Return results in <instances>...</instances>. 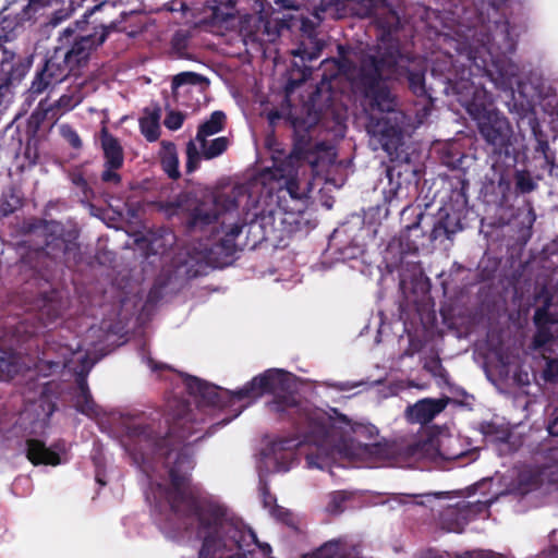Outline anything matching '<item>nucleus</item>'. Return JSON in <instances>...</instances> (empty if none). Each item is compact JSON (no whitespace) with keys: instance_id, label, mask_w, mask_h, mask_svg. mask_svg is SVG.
I'll return each instance as SVG.
<instances>
[{"instance_id":"c756f323","label":"nucleus","mask_w":558,"mask_h":558,"mask_svg":"<svg viewBox=\"0 0 558 558\" xmlns=\"http://www.w3.org/2000/svg\"><path fill=\"white\" fill-rule=\"evenodd\" d=\"M68 175L71 183L80 190L81 202L89 203L96 197V193L85 175L83 165L74 167Z\"/></svg>"},{"instance_id":"f704fd0d","label":"nucleus","mask_w":558,"mask_h":558,"mask_svg":"<svg viewBox=\"0 0 558 558\" xmlns=\"http://www.w3.org/2000/svg\"><path fill=\"white\" fill-rule=\"evenodd\" d=\"M228 145L229 141L225 136L217 137L210 142L206 140L205 146H201L203 150V157L205 159L216 158L227 150Z\"/></svg>"},{"instance_id":"69168bd1","label":"nucleus","mask_w":558,"mask_h":558,"mask_svg":"<svg viewBox=\"0 0 558 558\" xmlns=\"http://www.w3.org/2000/svg\"><path fill=\"white\" fill-rule=\"evenodd\" d=\"M229 421H230V420H223V421H222V424L225 425V424L229 423Z\"/></svg>"},{"instance_id":"412c9836","label":"nucleus","mask_w":558,"mask_h":558,"mask_svg":"<svg viewBox=\"0 0 558 558\" xmlns=\"http://www.w3.org/2000/svg\"><path fill=\"white\" fill-rule=\"evenodd\" d=\"M514 168L515 166H508L502 160H499V162L492 160V169L497 184L496 189L498 194H500L501 202H507L509 198L512 181L514 180Z\"/></svg>"},{"instance_id":"cd10ccee","label":"nucleus","mask_w":558,"mask_h":558,"mask_svg":"<svg viewBox=\"0 0 558 558\" xmlns=\"http://www.w3.org/2000/svg\"><path fill=\"white\" fill-rule=\"evenodd\" d=\"M24 205L22 192L15 186H9L2 191L0 196V219L8 218Z\"/></svg>"},{"instance_id":"8fccbe9b","label":"nucleus","mask_w":558,"mask_h":558,"mask_svg":"<svg viewBox=\"0 0 558 558\" xmlns=\"http://www.w3.org/2000/svg\"><path fill=\"white\" fill-rule=\"evenodd\" d=\"M262 502L264 508L271 509L274 505H277V498L270 493V489L266 483H263L259 488Z\"/></svg>"},{"instance_id":"72a5a7b5","label":"nucleus","mask_w":558,"mask_h":558,"mask_svg":"<svg viewBox=\"0 0 558 558\" xmlns=\"http://www.w3.org/2000/svg\"><path fill=\"white\" fill-rule=\"evenodd\" d=\"M514 183H515V191L520 194H529L536 190L537 184L531 177L530 172L527 170H517L514 168Z\"/></svg>"},{"instance_id":"b1692460","label":"nucleus","mask_w":558,"mask_h":558,"mask_svg":"<svg viewBox=\"0 0 558 558\" xmlns=\"http://www.w3.org/2000/svg\"><path fill=\"white\" fill-rule=\"evenodd\" d=\"M160 117L161 109L158 106L154 108H145L144 116L140 118V129L144 137L153 143L160 136Z\"/></svg>"},{"instance_id":"7ed1b4c3","label":"nucleus","mask_w":558,"mask_h":558,"mask_svg":"<svg viewBox=\"0 0 558 558\" xmlns=\"http://www.w3.org/2000/svg\"><path fill=\"white\" fill-rule=\"evenodd\" d=\"M338 57L332 61L338 72L351 84L353 90L366 101L365 129L374 149L381 148L391 161L408 159L403 155V129L407 116L398 109V102L386 81L395 80L393 69L399 57L393 48L362 50L357 63L349 54L353 50L349 45H338Z\"/></svg>"},{"instance_id":"39448f33","label":"nucleus","mask_w":558,"mask_h":558,"mask_svg":"<svg viewBox=\"0 0 558 558\" xmlns=\"http://www.w3.org/2000/svg\"><path fill=\"white\" fill-rule=\"evenodd\" d=\"M485 50L490 56V64L483 60V66L477 64L475 57L473 60L478 71L488 77V80L502 90L506 97V104L510 112H515L520 120H527L532 135L536 145L534 151L541 154L545 160V165L550 169L556 166L555 153L550 149L547 134L535 116V95L531 84L524 83L518 77V68L506 58V53L514 50V43L510 37V24L507 20L495 21V31L492 38H487Z\"/></svg>"},{"instance_id":"473e14b6","label":"nucleus","mask_w":558,"mask_h":558,"mask_svg":"<svg viewBox=\"0 0 558 558\" xmlns=\"http://www.w3.org/2000/svg\"><path fill=\"white\" fill-rule=\"evenodd\" d=\"M57 349L62 360H48L47 364L51 371H57L58 368L65 366L68 357L71 355V349L69 347L50 341L46 342L43 354L44 356H48L51 351H56Z\"/></svg>"},{"instance_id":"680f3d73","label":"nucleus","mask_w":558,"mask_h":558,"mask_svg":"<svg viewBox=\"0 0 558 558\" xmlns=\"http://www.w3.org/2000/svg\"><path fill=\"white\" fill-rule=\"evenodd\" d=\"M474 506L476 507V512H481L486 508V504L482 501L476 502Z\"/></svg>"},{"instance_id":"c03bdc74","label":"nucleus","mask_w":558,"mask_h":558,"mask_svg":"<svg viewBox=\"0 0 558 558\" xmlns=\"http://www.w3.org/2000/svg\"><path fill=\"white\" fill-rule=\"evenodd\" d=\"M61 133L68 143L75 149H80L83 145L78 133L70 125H62Z\"/></svg>"},{"instance_id":"37998d69","label":"nucleus","mask_w":558,"mask_h":558,"mask_svg":"<svg viewBox=\"0 0 558 558\" xmlns=\"http://www.w3.org/2000/svg\"><path fill=\"white\" fill-rule=\"evenodd\" d=\"M16 373V365L5 356H0V381L9 380Z\"/></svg>"},{"instance_id":"5701e85b","label":"nucleus","mask_w":558,"mask_h":558,"mask_svg":"<svg viewBox=\"0 0 558 558\" xmlns=\"http://www.w3.org/2000/svg\"><path fill=\"white\" fill-rule=\"evenodd\" d=\"M47 263V255L43 251H29L22 256L19 263V270L21 274L31 271L32 278H45V269Z\"/></svg>"},{"instance_id":"0eeeda50","label":"nucleus","mask_w":558,"mask_h":558,"mask_svg":"<svg viewBox=\"0 0 558 558\" xmlns=\"http://www.w3.org/2000/svg\"><path fill=\"white\" fill-rule=\"evenodd\" d=\"M374 24L378 31V44L372 49L379 54L383 47H393L399 57L397 65L393 69L395 80H405L409 89L418 98L427 100L428 105L434 104V94L437 92L434 81L426 85V63L420 57L405 52L401 48L398 33L401 28V20L399 14L390 8H381L374 14Z\"/></svg>"},{"instance_id":"6e6d98bb","label":"nucleus","mask_w":558,"mask_h":558,"mask_svg":"<svg viewBox=\"0 0 558 558\" xmlns=\"http://www.w3.org/2000/svg\"><path fill=\"white\" fill-rule=\"evenodd\" d=\"M536 219V216H535V213H534V209L531 207L529 209V213L526 215V221H527V232H529V235L531 234V229H532V226L534 223Z\"/></svg>"},{"instance_id":"a18cd8bd","label":"nucleus","mask_w":558,"mask_h":558,"mask_svg":"<svg viewBox=\"0 0 558 558\" xmlns=\"http://www.w3.org/2000/svg\"><path fill=\"white\" fill-rule=\"evenodd\" d=\"M184 118V114L180 111H170L163 121L165 126L171 131H177L182 126Z\"/></svg>"},{"instance_id":"f03ea898","label":"nucleus","mask_w":558,"mask_h":558,"mask_svg":"<svg viewBox=\"0 0 558 558\" xmlns=\"http://www.w3.org/2000/svg\"><path fill=\"white\" fill-rule=\"evenodd\" d=\"M288 375L283 369H266L234 390V396L238 401L247 400L248 405L265 395H272L267 403L269 410L291 421L294 436L279 438L270 446L276 471L288 472L299 456H304L308 469L324 470L335 452L333 422L325 411L300 402L290 390Z\"/></svg>"},{"instance_id":"f3484780","label":"nucleus","mask_w":558,"mask_h":558,"mask_svg":"<svg viewBox=\"0 0 558 558\" xmlns=\"http://www.w3.org/2000/svg\"><path fill=\"white\" fill-rule=\"evenodd\" d=\"M448 404V399H430L424 398L408 405L405 409V417L412 424H427L432 422L439 413H441Z\"/></svg>"},{"instance_id":"6ab92c4d","label":"nucleus","mask_w":558,"mask_h":558,"mask_svg":"<svg viewBox=\"0 0 558 558\" xmlns=\"http://www.w3.org/2000/svg\"><path fill=\"white\" fill-rule=\"evenodd\" d=\"M78 102L73 95L64 94L54 104L49 105L48 101L40 100L37 109L31 116V122L36 121L39 124L44 120L54 121L64 112L76 107Z\"/></svg>"},{"instance_id":"9b49d317","label":"nucleus","mask_w":558,"mask_h":558,"mask_svg":"<svg viewBox=\"0 0 558 558\" xmlns=\"http://www.w3.org/2000/svg\"><path fill=\"white\" fill-rule=\"evenodd\" d=\"M183 383L189 395L195 399L198 409H223L238 401L234 391L221 389L196 376L185 375Z\"/></svg>"},{"instance_id":"79ce46f5","label":"nucleus","mask_w":558,"mask_h":558,"mask_svg":"<svg viewBox=\"0 0 558 558\" xmlns=\"http://www.w3.org/2000/svg\"><path fill=\"white\" fill-rule=\"evenodd\" d=\"M536 332L533 337V343L536 348L544 347L553 340L550 327L535 326Z\"/></svg>"},{"instance_id":"9d476101","label":"nucleus","mask_w":558,"mask_h":558,"mask_svg":"<svg viewBox=\"0 0 558 558\" xmlns=\"http://www.w3.org/2000/svg\"><path fill=\"white\" fill-rule=\"evenodd\" d=\"M468 205V196L464 189L452 190L449 202L445 203L433 220V227L428 233V243L439 241L442 243L462 230L463 211Z\"/></svg>"},{"instance_id":"864d4df0","label":"nucleus","mask_w":558,"mask_h":558,"mask_svg":"<svg viewBox=\"0 0 558 558\" xmlns=\"http://www.w3.org/2000/svg\"><path fill=\"white\" fill-rule=\"evenodd\" d=\"M235 5V0H214L213 9L214 16H218V11L221 7L230 9Z\"/></svg>"},{"instance_id":"4468645a","label":"nucleus","mask_w":558,"mask_h":558,"mask_svg":"<svg viewBox=\"0 0 558 558\" xmlns=\"http://www.w3.org/2000/svg\"><path fill=\"white\" fill-rule=\"evenodd\" d=\"M71 75V69H68L64 65V61L52 52V54L47 57L44 63L37 68L28 93L32 97H37L45 92L52 90Z\"/></svg>"},{"instance_id":"774afa93","label":"nucleus","mask_w":558,"mask_h":558,"mask_svg":"<svg viewBox=\"0 0 558 558\" xmlns=\"http://www.w3.org/2000/svg\"><path fill=\"white\" fill-rule=\"evenodd\" d=\"M556 114L558 116V104H557V107H556Z\"/></svg>"},{"instance_id":"4c0bfd02","label":"nucleus","mask_w":558,"mask_h":558,"mask_svg":"<svg viewBox=\"0 0 558 558\" xmlns=\"http://www.w3.org/2000/svg\"><path fill=\"white\" fill-rule=\"evenodd\" d=\"M254 544H257V536L255 532L251 527L244 525V529H242V535L235 541V546L233 548L243 553H251V547Z\"/></svg>"},{"instance_id":"052dcab7","label":"nucleus","mask_w":558,"mask_h":558,"mask_svg":"<svg viewBox=\"0 0 558 558\" xmlns=\"http://www.w3.org/2000/svg\"><path fill=\"white\" fill-rule=\"evenodd\" d=\"M281 118V114L278 110H272L268 113V120L270 123H274L275 120H278Z\"/></svg>"},{"instance_id":"e433bc0d","label":"nucleus","mask_w":558,"mask_h":558,"mask_svg":"<svg viewBox=\"0 0 558 558\" xmlns=\"http://www.w3.org/2000/svg\"><path fill=\"white\" fill-rule=\"evenodd\" d=\"M205 81V77L195 72H181L173 76L171 82L172 90H177L183 85H197Z\"/></svg>"},{"instance_id":"2f4dec72","label":"nucleus","mask_w":558,"mask_h":558,"mask_svg":"<svg viewBox=\"0 0 558 558\" xmlns=\"http://www.w3.org/2000/svg\"><path fill=\"white\" fill-rule=\"evenodd\" d=\"M325 44L323 40L317 39L315 36L310 35L305 40H302L299 47L293 50V56L299 57L303 62H312L319 58Z\"/></svg>"},{"instance_id":"423d86ee","label":"nucleus","mask_w":558,"mask_h":558,"mask_svg":"<svg viewBox=\"0 0 558 558\" xmlns=\"http://www.w3.org/2000/svg\"><path fill=\"white\" fill-rule=\"evenodd\" d=\"M335 93L331 83L325 78L317 84L310 96V109L307 119L293 118L292 126L293 146L288 156L281 161H275V172L283 180L277 192L278 207L290 215H301L306 208V195L301 192L298 179V167L301 162L312 166L318 163V154L326 150L323 142H314L311 130L319 120L333 113Z\"/></svg>"},{"instance_id":"f8f14e48","label":"nucleus","mask_w":558,"mask_h":558,"mask_svg":"<svg viewBox=\"0 0 558 558\" xmlns=\"http://www.w3.org/2000/svg\"><path fill=\"white\" fill-rule=\"evenodd\" d=\"M173 207V213L181 216L185 232L190 235L204 231L219 218L216 209L196 198H180Z\"/></svg>"},{"instance_id":"7c9ffc66","label":"nucleus","mask_w":558,"mask_h":558,"mask_svg":"<svg viewBox=\"0 0 558 558\" xmlns=\"http://www.w3.org/2000/svg\"><path fill=\"white\" fill-rule=\"evenodd\" d=\"M401 166L395 165L386 168L388 186L384 189V197L388 204H391L395 198L400 197V194L402 193L403 181L401 180Z\"/></svg>"},{"instance_id":"49530a36","label":"nucleus","mask_w":558,"mask_h":558,"mask_svg":"<svg viewBox=\"0 0 558 558\" xmlns=\"http://www.w3.org/2000/svg\"><path fill=\"white\" fill-rule=\"evenodd\" d=\"M543 378L548 383L558 381V360L549 359L543 369Z\"/></svg>"},{"instance_id":"de8ad7c7","label":"nucleus","mask_w":558,"mask_h":558,"mask_svg":"<svg viewBox=\"0 0 558 558\" xmlns=\"http://www.w3.org/2000/svg\"><path fill=\"white\" fill-rule=\"evenodd\" d=\"M347 500L345 495L342 492H336L330 496L327 509L332 513H339L343 511V504Z\"/></svg>"},{"instance_id":"bb28decb","label":"nucleus","mask_w":558,"mask_h":558,"mask_svg":"<svg viewBox=\"0 0 558 558\" xmlns=\"http://www.w3.org/2000/svg\"><path fill=\"white\" fill-rule=\"evenodd\" d=\"M160 162L162 170L170 179L177 180L180 178L179 157L174 143L169 141L161 142Z\"/></svg>"},{"instance_id":"ddd939ff","label":"nucleus","mask_w":558,"mask_h":558,"mask_svg":"<svg viewBox=\"0 0 558 558\" xmlns=\"http://www.w3.org/2000/svg\"><path fill=\"white\" fill-rule=\"evenodd\" d=\"M435 451V439H417L411 442L396 445L376 442L368 446V453L380 459H393L397 461L417 460L432 456Z\"/></svg>"},{"instance_id":"13d9d810","label":"nucleus","mask_w":558,"mask_h":558,"mask_svg":"<svg viewBox=\"0 0 558 558\" xmlns=\"http://www.w3.org/2000/svg\"><path fill=\"white\" fill-rule=\"evenodd\" d=\"M418 558H442L436 550L428 549L420 555Z\"/></svg>"},{"instance_id":"3c124183","label":"nucleus","mask_w":558,"mask_h":558,"mask_svg":"<svg viewBox=\"0 0 558 558\" xmlns=\"http://www.w3.org/2000/svg\"><path fill=\"white\" fill-rule=\"evenodd\" d=\"M464 558H505L502 555L494 553L492 550H474L465 553Z\"/></svg>"},{"instance_id":"393cba45","label":"nucleus","mask_w":558,"mask_h":558,"mask_svg":"<svg viewBox=\"0 0 558 558\" xmlns=\"http://www.w3.org/2000/svg\"><path fill=\"white\" fill-rule=\"evenodd\" d=\"M146 241L148 242L147 248L153 255H162L175 242V235L169 229L159 228L155 232H149Z\"/></svg>"},{"instance_id":"5fc2aeb1","label":"nucleus","mask_w":558,"mask_h":558,"mask_svg":"<svg viewBox=\"0 0 558 558\" xmlns=\"http://www.w3.org/2000/svg\"><path fill=\"white\" fill-rule=\"evenodd\" d=\"M40 407L43 411L46 413L47 417H50L57 410V404L47 398L40 399Z\"/></svg>"},{"instance_id":"a211bd4d","label":"nucleus","mask_w":558,"mask_h":558,"mask_svg":"<svg viewBox=\"0 0 558 558\" xmlns=\"http://www.w3.org/2000/svg\"><path fill=\"white\" fill-rule=\"evenodd\" d=\"M0 71L4 75L8 84H14L22 81L31 69L33 58L21 57L5 48L1 50Z\"/></svg>"},{"instance_id":"dca6fc26","label":"nucleus","mask_w":558,"mask_h":558,"mask_svg":"<svg viewBox=\"0 0 558 558\" xmlns=\"http://www.w3.org/2000/svg\"><path fill=\"white\" fill-rule=\"evenodd\" d=\"M5 442L8 449L25 453L33 465L57 466L61 463L60 454L40 439L5 436Z\"/></svg>"},{"instance_id":"c85d7f7f","label":"nucleus","mask_w":558,"mask_h":558,"mask_svg":"<svg viewBox=\"0 0 558 558\" xmlns=\"http://www.w3.org/2000/svg\"><path fill=\"white\" fill-rule=\"evenodd\" d=\"M244 525L245 524L241 521H233L228 519L219 531L216 549L219 547L233 549L235 546V541L239 539L242 535V529H244Z\"/></svg>"},{"instance_id":"bf43d9fd","label":"nucleus","mask_w":558,"mask_h":558,"mask_svg":"<svg viewBox=\"0 0 558 558\" xmlns=\"http://www.w3.org/2000/svg\"><path fill=\"white\" fill-rule=\"evenodd\" d=\"M546 558H558V545H554L547 550Z\"/></svg>"},{"instance_id":"f257e3e1","label":"nucleus","mask_w":558,"mask_h":558,"mask_svg":"<svg viewBox=\"0 0 558 558\" xmlns=\"http://www.w3.org/2000/svg\"><path fill=\"white\" fill-rule=\"evenodd\" d=\"M204 420L185 401L177 402L175 410L166 416L160 411L141 413L124 420L128 438L140 446L143 458H162L168 466L170 488L167 501L171 512L180 518H195L199 529L206 532L199 557L216 550L219 531L227 522L226 509L202 497L198 485L191 483L194 459L181 445L203 430Z\"/></svg>"},{"instance_id":"c9c22d12","label":"nucleus","mask_w":558,"mask_h":558,"mask_svg":"<svg viewBox=\"0 0 558 558\" xmlns=\"http://www.w3.org/2000/svg\"><path fill=\"white\" fill-rule=\"evenodd\" d=\"M550 300L547 299L543 306L536 308L533 323L535 326L550 327L556 324L555 316L549 312Z\"/></svg>"},{"instance_id":"6e6552de","label":"nucleus","mask_w":558,"mask_h":558,"mask_svg":"<svg viewBox=\"0 0 558 558\" xmlns=\"http://www.w3.org/2000/svg\"><path fill=\"white\" fill-rule=\"evenodd\" d=\"M106 7L113 8V4L109 2L96 4L88 9L81 20L75 21L62 32L61 38L71 46L66 50L56 48L53 52L64 61L68 69H71L72 76L81 75L82 69L89 62L92 52L107 40L111 32L118 29L117 21H111L109 24L88 21L96 11Z\"/></svg>"},{"instance_id":"603ef678","label":"nucleus","mask_w":558,"mask_h":558,"mask_svg":"<svg viewBox=\"0 0 558 558\" xmlns=\"http://www.w3.org/2000/svg\"><path fill=\"white\" fill-rule=\"evenodd\" d=\"M226 203H227V207H226V217L230 218V217H233L234 216V213L238 209V204H236V201L234 198H227L226 199ZM226 222H227V218H225L222 221H221V226L222 228L226 227Z\"/></svg>"},{"instance_id":"a19ab883","label":"nucleus","mask_w":558,"mask_h":558,"mask_svg":"<svg viewBox=\"0 0 558 558\" xmlns=\"http://www.w3.org/2000/svg\"><path fill=\"white\" fill-rule=\"evenodd\" d=\"M269 512L277 521L282 522L289 526L294 525V517L289 509L279 505H274Z\"/></svg>"},{"instance_id":"0e129e2a","label":"nucleus","mask_w":558,"mask_h":558,"mask_svg":"<svg viewBox=\"0 0 558 558\" xmlns=\"http://www.w3.org/2000/svg\"><path fill=\"white\" fill-rule=\"evenodd\" d=\"M72 250L75 251V254L78 253V251H80V248L75 245L73 247H70L69 245H66L65 254H69Z\"/></svg>"},{"instance_id":"a878e982","label":"nucleus","mask_w":558,"mask_h":558,"mask_svg":"<svg viewBox=\"0 0 558 558\" xmlns=\"http://www.w3.org/2000/svg\"><path fill=\"white\" fill-rule=\"evenodd\" d=\"M226 120L227 116L223 111H214L209 119L198 126L195 140L201 146H205L208 136L215 135L225 129Z\"/></svg>"},{"instance_id":"20e7f679","label":"nucleus","mask_w":558,"mask_h":558,"mask_svg":"<svg viewBox=\"0 0 558 558\" xmlns=\"http://www.w3.org/2000/svg\"><path fill=\"white\" fill-rule=\"evenodd\" d=\"M432 76L437 89L434 96L438 93L456 95L476 122L488 157L495 162L502 160L508 166H517L519 151L513 145L512 126L504 114L492 107V97L481 82H474L471 69L458 66L452 56H448L444 61L434 63Z\"/></svg>"},{"instance_id":"1a4fd4ad","label":"nucleus","mask_w":558,"mask_h":558,"mask_svg":"<svg viewBox=\"0 0 558 558\" xmlns=\"http://www.w3.org/2000/svg\"><path fill=\"white\" fill-rule=\"evenodd\" d=\"M271 215H256L248 223L233 222L225 235L209 247V256L218 266L228 265L235 252L242 246L255 247L258 243L267 241L274 231Z\"/></svg>"},{"instance_id":"aec40b11","label":"nucleus","mask_w":558,"mask_h":558,"mask_svg":"<svg viewBox=\"0 0 558 558\" xmlns=\"http://www.w3.org/2000/svg\"><path fill=\"white\" fill-rule=\"evenodd\" d=\"M416 220L407 226L404 232L401 235V245H403L408 253H418V251L425 247L426 240L428 241V234L425 233L422 227V222L425 220V215L422 210L415 214Z\"/></svg>"},{"instance_id":"4d7b16f0","label":"nucleus","mask_w":558,"mask_h":558,"mask_svg":"<svg viewBox=\"0 0 558 558\" xmlns=\"http://www.w3.org/2000/svg\"><path fill=\"white\" fill-rule=\"evenodd\" d=\"M255 545H256V546H258V547L260 548V550L263 551V554H264V556H265L266 558H270V557H269V555H270V553H271V546H270L269 544H267V543H263V544H262V543H259V542L257 541V544H255Z\"/></svg>"},{"instance_id":"338daca9","label":"nucleus","mask_w":558,"mask_h":558,"mask_svg":"<svg viewBox=\"0 0 558 558\" xmlns=\"http://www.w3.org/2000/svg\"><path fill=\"white\" fill-rule=\"evenodd\" d=\"M204 436H205V435L198 436V437L196 438V440L202 439Z\"/></svg>"},{"instance_id":"e2e57ef3","label":"nucleus","mask_w":558,"mask_h":558,"mask_svg":"<svg viewBox=\"0 0 558 558\" xmlns=\"http://www.w3.org/2000/svg\"><path fill=\"white\" fill-rule=\"evenodd\" d=\"M416 209H417V208H414V207H412V206H407V207H404V208H403V210H402V216H404V215H405L408 211H410V210L412 211L411 214H412V215H414V214H415V211H416Z\"/></svg>"},{"instance_id":"ea45409f","label":"nucleus","mask_w":558,"mask_h":558,"mask_svg":"<svg viewBox=\"0 0 558 558\" xmlns=\"http://www.w3.org/2000/svg\"><path fill=\"white\" fill-rule=\"evenodd\" d=\"M508 0H474L477 7L478 13L484 16L485 14L489 17V11L497 12L500 10Z\"/></svg>"},{"instance_id":"09e8293b","label":"nucleus","mask_w":558,"mask_h":558,"mask_svg":"<svg viewBox=\"0 0 558 558\" xmlns=\"http://www.w3.org/2000/svg\"><path fill=\"white\" fill-rule=\"evenodd\" d=\"M380 0H360L361 8L357 10V14L364 17L374 16L378 11L377 4Z\"/></svg>"},{"instance_id":"2eb2a0df","label":"nucleus","mask_w":558,"mask_h":558,"mask_svg":"<svg viewBox=\"0 0 558 558\" xmlns=\"http://www.w3.org/2000/svg\"><path fill=\"white\" fill-rule=\"evenodd\" d=\"M100 144L104 153L105 163L100 174L104 184L118 186L122 182V177L118 172L124 163V151L119 140L104 128L100 131Z\"/></svg>"},{"instance_id":"4be33fe9","label":"nucleus","mask_w":558,"mask_h":558,"mask_svg":"<svg viewBox=\"0 0 558 558\" xmlns=\"http://www.w3.org/2000/svg\"><path fill=\"white\" fill-rule=\"evenodd\" d=\"M74 408L77 412L87 416L97 415V405L93 400L85 376L76 378V393L73 397Z\"/></svg>"},{"instance_id":"58836bf2","label":"nucleus","mask_w":558,"mask_h":558,"mask_svg":"<svg viewBox=\"0 0 558 558\" xmlns=\"http://www.w3.org/2000/svg\"><path fill=\"white\" fill-rule=\"evenodd\" d=\"M202 157H203V154L202 155L199 154L195 142L193 140L189 141V143L186 144V165H185L187 173H192L198 168Z\"/></svg>"}]
</instances>
